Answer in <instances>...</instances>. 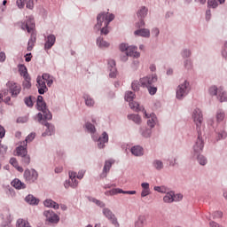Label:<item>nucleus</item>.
<instances>
[{
  "mask_svg": "<svg viewBox=\"0 0 227 227\" xmlns=\"http://www.w3.org/2000/svg\"><path fill=\"white\" fill-rule=\"evenodd\" d=\"M189 93H191V83L189 81L185 80L177 86L176 90V98L177 100H184Z\"/></svg>",
  "mask_w": 227,
  "mask_h": 227,
  "instance_id": "3",
  "label": "nucleus"
},
{
  "mask_svg": "<svg viewBox=\"0 0 227 227\" xmlns=\"http://www.w3.org/2000/svg\"><path fill=\"white\" fill-rule=\"evenodd\" d=\"M136 97V94L132 91H127L125 93V101L126 102H132Z\"/></svg>",
  "mask_w": 227,
  "mask_h": 227,
  "instance_id": "52",
  "label": "nucleus"
},
{
  "mask_svg": "<svg viewBox=\"0 0 227 227\" xmlns=\"http://www.w3.org/2000/svg\"><path fill=\"white\" fill-rule=\"evenodd\" d=\"M111 168H113V162L111 160H106L99 177L102 179L107 178V175L109 174V171H111Z\"/></svg>",
  "mask_w": 227,
  "mask_h": 227,
  "instance_id": "19",
  "label": "nucleus"
},
{
  "mask_svg": "<svg viewBox=\"0 0 227 227\" xmlns=\"http://www.w3.org/2000/svg\"><path fill=\"white\" fill-rule=\"evenodd\" d=\"M139 86H141V82L138 81H133L131 83V88L133 91H139Z\"/></svg>",
  "mask_w": 227,
  "mask_h": 227,
  "instance_id": "57",
  "label": "nucleus"
},
{
  "mask_svg": "<svg viewBox=\"0 0 227 227\" xmlns=\"http://www.w3.org/2000/svg\"><path fill=\"white\" fill-rule=\"evenodd\" d=\"M108 70H109V77L114 79L116 77V74H118V71L116 69V62L114 59L108 60Z\"/></svg>",
  "mask_w": 227,
  "mask_h": 227,
  "instance_id": "20",
  "label": "nucleus"
},
{
  "mask_svg": "<svg viewBox=\"0 0 227 227\" xmlns=\"http://www.w3.org/2000/svg\"><path fill=\"white\" fill-rule=\"evenodd\" d=\"M208 93L211 95V97H217L219 93V88H217L215 85H213L209 88Z\"/></svg>",
  "mask_w": 227,
  "mask_h": 227,
  "instance_id": "49",
  "label": "nucleus"
},
{
  "mask_svg": "<svg viewBox=\"0 0 227 227\" xmlns=\"http://www.w3.org/2000/svg\"><path fill=\"white\" fill-rule=\"evenodd\" d=\"M23 177L27 184H35L38 180V172L35 168H27L24 171Z\"/></svg>",
  "mask_w": 227,
  "mask_h": 227,
  "instance_id": "10",
  "label": "nucleus"
},
{
  "mask_svg": "<svg viewBox=\"0 0 227 227\" xmlns=\"http://www.w3.org/2000/svg\"><path fill=\"white\" fill-rule=\"evenodd\" d=\"M157 81H159L157 74H148L139 79L140 86L142 88H148L150 86H153V84H155Z\"/></svg>",
  "mask_w": 227,
  "mask_h": 227,
  "instance_id": "9",
  "label": "nucleus"
},
{
  "mask_svg": "<svg viewBox=\"0 0 227 227\" xmlns=\"http://www.w3.org/2000/svg\"><path fill=\"white\" fill-rule=\"evenodd\" d=\"M153 130L152 128H139V134L142 137H144V139H150V137H152V134H153Z\"/></svg>",
  "mask_w": 227,
  "mask_h": 227,
  "instance_id": "22",
  "label": "nucleus"
},
{
  "mask_svg": "<svg viewBox=\"0 0 227 227\" xmlns=\"http://www.w3.org/2000/svg\"><path fill=\"white\" fill-rule=\"evenodd\" d=\"M114 20V14L107 12H102L97 16V24L95 29L101 31V35H109V24Z\"/></svg>",
  "mask_w": 227,
  "mask_h": 227,
  "instance_id": "1",
  "label": "nucleus"
},
{
  "mask_svg": "<svg viewBox=\"0 0 227 227\" xmlns=\"http://www.w3.org/2000/svg\"><path fill=\"white\" fill-rule=\"evenodd\" d=\"M37 109L41 111L44 120L51 121L52 120V114L49 109H47V104L43 101V97L38 96L37 97V103H36Z\"/></svg>",
  "mask_w": 227,
  "mask_h": 227,
  "instance_id": "6",
  "label": "nucleus"
},
{
  "mask_svg": "<svg viewBox=\"0 0 227 227\" xmlns=\"http://www.w3.org/2000/svg\"><path fill=\"white\" fill-rule=\"evenodd\" d=\"M130 153L134 157H143L145 155V149L141 145H134L130 148Z\"/></svg>",
  "mask_w": 227,
  "mask_h": 227,
  "instance_id": "21",
  "label": "nucleus"
},
{
  "mask_svg": "<svg viewBox=\"0 0 227 227\" xmlns=\"http://www.w3.org/2000/svg\"><path fill=\"white\" fill-rule=\"evenodd\" d=\"M227 132L226 129H221L216 132V141H221L223 139H226Z\"/></svg>",
  "mask_w": 227,
  "mask_h": 227,
  "instance_id": "44",
  "label": "nucleus"
},
{
  "mask_svg": "<svg viewBox=\"0 0 227 227\" xmlns=\"http://www.w3.org/2000/svg\"><path fill=\"white\" fill-rule=\"evenodd\" d=\"M153 189L156 191V192H160V194H166L168 191H170L166 185L154 186Z\"/></svg>",
  "mask_w": 227,
  "mask_h": 227,
  "instance_id": "47",
  "label": "nucleus"
},
{
  "mask_svg": "<svg viewBox=\"0 0 227 227\" xmlns=\"http://www.w3.org/2000/svg\"><path fill=\"white\" fill-rule=\"evenodd\" d=\"M129 47L130 46H129L128 43H122L120 44L119 49H120L121 52H128Z\"/></svg>",
  "mask_w": 227,
  "mask_h": 227,
  "instance_id": "58",
  "label": "nucleus"
},
{
  "mask_svg": "<svg viewBox=\"0 0 227 227\" xmlns=\"http://www.w3.org/2000/svg\"><path fill=\"white\" fill-rule=\"evenodd\" d=\"M6 86L7 88H9V91L12 98H17L19 95H20V91H22V87L20 86V84L15 82H8L6 83Z\"/></svg>",
  "mask_w": 227,
  "mask_h": 227,
  "instance_id": "11",
  "label": "nucleus"
},
{
  "mask_svg": "<svg viewBox=\"0 0 227 227\" xmlns=\"http://www.w3.org/2000/svg\"><path fill=\"white\" fill-rule=\"evenodd\" d=\"M69 180L71 182L72 189H77V186L79 185V181H77V172L69 171Z\"/></svg>",
  "mask_w": 227,
  "mask_h": 227,
  "instance_id": "24",
  "label": "nucleus"
},
{
  "mask_svg": "<svg viewBox=\"0 0 227 227\" xmlns=\"http://www.w3.org/2000/svg\"><path fill=\"white\" fill-rule=\"evenodd\" d=\"M152 167L155 171H162V169H164V161L160 159H155L152 162Z\"/></svg>",
  "mask_w": 227,
  "mask_h": 227,
  "instance_id": "28",
  "label": "nucleus"
},
{
  "mask_svg": "<svg viewBox=\"0 0 227 227\" xmlns=\"http://www.w3.org/2000/svg\"><path fill=\"white\" fill-rule=\"evenodd\" d=\"M26 3H27V0H17L16 1V4H17L18 8H20V10H22V8H24V6H26Z\"/></svg>",
  "mask_w": 227,
  "mask_h": 227,
  "instance_id": "60",
  "label": "nucleus"
},
{
  "mask_svg": "<svg viewBox=\"0 0 227 227\" xmlns=\"http://www.w3.org/2000/svg\"><path fill=\"white\" fill-rule=\"evenodd\" d=\"M35 43H36V34L32 33L27 43V51H33V47H35Z\"/></svg>",
  "mask_w": 227,
  "mask_h": 227,
  "instance_id": "35",
  "label": "nucleus"
},
{
  "mask_svg": "<svg viewBox=\"0 0 227 227\" xmlns=\"http://www.w3.org/2000/svg\"><path fill=\"white\" fill-rule=\"evenodd\" d=\"M85 129L89 134L91 136V139L93 136H97L98 133L97 132V128L95 127V124H92L91 122L88 121L85 123Z\"/></svg>",
  "mask_w": 227,
  "mask_h": 227,
  "instance_id": "27",
  "label": "nucleus"
},
{
  "mask_svg": "<svg viewBox=\"0 0 227 227\" xmlns=\"http://www.w3.org/2000/svg\"><path fill=\"white\" fill-rule=\"evenodd\" d=\"M43 215L46 217V221L51 224H58L59 223V215L51 209L45 210Z\"/></svg>",
  "mask_w": 227,
  "mask_h": 227,
  "instance_id": "15",
  "label": "nucleus"
},
{
  "mask_svg": "<svg viewBox=\"0 0 227 227\" xmlns=\"http://www.w3.org/2000/svg\"><path fill=\"white\" fill-rule=\"evenodd\" d=\"M24 103L26 104L27 107H33V97L29 96L24 98Z\"/></svg>",
  "mask_w": 227,
  "mask_h": 227,
  "instance_id": "56",
  "label": "nucleus"
},
{
  "mask_svg": "<svg viewBox=\"0 0 227 227\" xmlns=\"http://www.w3.org/2000/svg\"><path fill=\"white\" fill-rule=\"evenodd\" d=\"M35 118L37 119V121L41 123V125H45L46 127L45 131L42 134L43 137H46V136H52L54 132H56L54 125L52 123L45 121V117H43V114H42V113H38L35 115Z\"/></svg>",
  "mask_w": 227,
  "mask_h": 227,
  "instance_id": "4",
  "label": "nucleus"
},
{
  "mask_svg": "<svg viewBox=\"0 0 227 227\" xmlns=\"http://www.w3.org/2000/svg\"><path fill=\"white\" fill-rule=\"evenodd\" d=\"M184 67L186 70H192V60H191V59H184Z\"/></svg>",
  "mask_w": 227,
  "mask_h": 227,
  "instance_id": "54",
  "label": "nucleus"
},
{
  "mask_svg": "<svg viewBox=\"0 0 227 227\" xmlns=\"http://www.w3.org/2000/svg\"><path fill=\"white\" fill-rule=\"evenodd\" d=\"M197 155V162L200 166H207L208 160H207V157H205L203 154L199 153V154H194Z\"/></svg>",
  "mask_w": 227,
  "mask_h": 227,
  "instance_id": "45",
  "label": "nucleus"
},
{
  "mask_svg": "<svg viewBox=\"0 0 227 227\" xmlns=\"http://www.w3.org/2000/svg\"><path fill=\"white\" fill-rule=\"evenodd\" d=\"M197 137H195L192 150L194 155L203 153V148H205V131L204 129H196Z\"/></svg>",
  "mask_w": 227,
  "mask_h": 227,
  "instance_id": "2",
  "label": "nucleus"
},
{
  "mask_svg": "<svg viewBox=\"0 0 227 227\" xmlns=\"http://www.w3.org/2000/svg\"><path fill=\"white\" fill-rule=\"evenodd\" d=\"M128 120H130L137 125H141V123L143 121V120L141 119V116L139 114H128Z\"/></svg>",
  "mask_w": 227,
  "mask_h": 227,
  "instance_id": "34",
  "label": "nucleus"
},
{
  "mask_svg": "<svg viewBox=\"0 0 227 227\" xmlns=\"http://www.w3.org/2000/svg\"><path fill=\"white\" fill-rule=\"evenodd\" d=\"M112 196H116V194H122L123 190L121 188H114L110 190Z\"/></svg>",
  "mask_w": 227,
  "mask_h": 227,
  "instance_id": "59",
  "label": "nucleus"
},
{
  "mask_svg": "<svg viewBox=\"0 0 227 227\" xmlns=\"http://www.w3.org/2000/svg\"><path fill=\"white\" fill-rule=\"evenodd\" d=\"M184 200V195L182 193L175 194V192L168 190L165 196H163V202L167 204H171Z\"/></svg>",
  "mask_w": 227,
  "mask_h": 227,
  "instance_id": "8",
  "label": "nucleus"
},
{
  "mask_svg": "<svg viewBox=\"0 0 227 227\" xmlns=\"http://www.w3.org/2000/svg\"><path fill=\"white\" fill-rule=\"evenodd\" d=\"M192 118L196 127V130H205L203 126V112L201 109L196 107L192 111Z\"/></svg>",
  "mask_w": 227,
  "mask_h": 227,
  "instance_id": "5",
  "label": "nucleus"
},
{
  "mask_svg": "<svg viewBox=\"0 0 227 227\" xmlns=\"http://www.w3.org/2000/svg\"><path fill=\"white\" fill-rule=\"evenodd\" d=\"M129 107L130 109L134 110L136 113H139V111H142L143 113V109H145V107L139 106V103L134 100L129 102Z\"/></svg>",
  "mask_w": 227,
  "mask_h": 227,
  "instance_id": "42",
  "label": "nucleus"
},
{
  "mask_svg": "<svg viewBox=\"0 0 227 227\" xmlns=\"http://www.w3.org/2000/svg\"><path fill=\"white\" fill-rule=\"evenodd\" d=\"M103 215L114 224L115 227H120V223H118V218H116V215L113 213V211L108 207H104L102 209Z\"/></svg>",
  "mask_w": 227,
  "mask_h": 227,
  "instance_id": "12",
  "label": "nucleus"
},
{
  "mask_svg": "<svg viewBox=\"0 0 227 227\" xmlns=\"http://www.w3.org/2000/svg\"><path fill=\"white\" fill-rule=\"evenodd\" d=\"M11 184L14 189H17L18 191H20L22 189H26V184L22 183L20 179L15 178L14 180L12 181Z\"/></svg>",
  "mask_w": 227,
  "mask_h": 227,
  "instance_id": "29",
  "label": "nucleus"
},
{
  "mask_svg": "<svg viewBox=\"0 0 227 227\" xmlns=\"http://www.w3.org/2000/svg\"><path fill=\"white\" fill-rule=\"evenodd\" d=\"M226 114L223 110H217L216 112V121L221 122L224 120Z\"/></svg>",
  "mask_w": 227,
  "mask_h": 227,
  "instance_id": "53",
  "label": "nucleus"
},
{
  "mask_svg": "<svg viewBox=\"0 0 227 227\" xmlns=\"http://www.w3.org/2000/svg\"><path fill=\"white\" fill-rule=\"evenodd\" d=\"M226 0H208L207 1V8L215 9L219 4H224Z\"/></svg>",
  "mask_w": 227,
  "mask_h": 227,
  "instance_id": "36",
  "label": "nucleus"
},
{
  "mask_svg": "<svg viewBox=\"0 0 227 227\" xmlns=\"http://www.w3.org/2000/svg\"><path fill=\"white\" fill-rule=\"evenodd\" d=\"M146 226V215H140L135 223V227H145Z\"/></svg>",
  "mask_w": 227,
  "mask_h": 227,
  "instance_id": "33",
  "label": "nucleus"
},
{
  "mask_svg": "<svg viewBox=\"0 0 227 227\" xmlns=\"http://www.w3.org/2000/svg\"><path fill=\"white\" fill-rule=\"evenodd\" d=\"M18 68H19L20 75H21V77L23 78L29 77V74L27 73V67H26L24 64H20L18 66Z\"/></svg>",
  "mask_w": 227,
  "mask_h": 227,
  "instance_id": "43",
  "label": "nucleus"
},
{
  "mask_svg": "<svg viewBox=\"0 0 227 227\" xmlns=\"http://www.w3.org/2000/svg\"><path fill=\"white\" fill-rule=\"evenodd\" d=\"M90 201H91L92 203H95V205H97L100 208H106V203H104V201L102 200H98L95 198H90Z\"/></svg>",
  "mask_w": 227,
  "mask_h": 227,
  "instance_id": "50",
  "label": "nucleus"
},
{
  "mask_svg": "<svg viewBox=\"0 0 227 227\" xmlns=\"http://www.w3.org/2000/svg\"><path fill=\"white\" fill-rule=\"evenodd\" d=\"M126 53H128V56H129L130 58H135L136 59L141 57V53L137 51V46H134V45L129 46Z\"/></svg>",
  "mask_w": 227,
  "mask_h": 227,
  "instance_id": "23",
  "label": "nucleus"
},
{
  "mask_svg": "<svg viewBox=\"0 0 227 227\" xmlns=\"http://www.w3.org/2000/svg\"><path fill=\"white\" fill-rule=\"evenodd\" d=\"M144 118L147 120V125L150 129H155L159 120L154 113H147L146 110L143 109Z\"/></svg>",
  "mask_w": 227,
  "mask_h": 227,
  "instance_id": "13",
  "label": "nucleus"
},
{
  "mask_svg": "<svg viewBox=\"0 0 227 227\" xmlns=\"http://www.w3.org/2000/svg\"><path fill=\"white\" fill-rule=\"evenodd\" d=\"M132 70H137L139 68V60H133L131 63Z\"/></svg>",
  "mask_w": 227,
  "mask_h": 227,
  "instance_id": "64",
  "label": "nucleus"
},
{
  "mask_svg": "<svg viewBox=\"0 0 227 227\" xmlns=\"http://www.w3.org/2000/svg\"><path fill=\"white\" fill-rule=\"evenodd\" d=\"M41 78L43 79L44 82H46V84L49 88H51V86H52V84H54V76H52L47 73L43 74Z\"/></svg>",
  "mask_w": 227,
  "mask_h": 227,
  "instance_id": "31",
  "label": "nucleus"
},
{
  "mask_svg": "<svg viewBox=\"0 0 227 227\" xmlns=\"http://www.w3.org/2000/svg\"><path fill=\"white\" fill-rule=\"evenodd\" d=\"M35 137H36V134L35 133H30L25 139V141H23V145L24 146H27V143H31Z\"/></svg>",
  "mask_w": 227,
  "mask_h": 227,
  "instance_id": "51",
  "label": "nucleus"
},
{
  "mask_svg": "<svg viewBox=\"0 0 227 227\" xmlns=\"http://www.w3.org/2000/svg\"><path fill=\"white\" fill-rule=\"evenodd\" d=\"M22 86L24 90H29L31 88V77L30 76H26L24 78Z\"/></svg>",
  "mask_w": 227,
  "mask_h": 227,
  "instance_id": "48",
  "label": "nucleus"
},
{
  "mask_svg": "<svg viewBox=\"0 0 227 227\" xmlns=\"http://www.w3.org/2000/svg\"><path fill=\"white\" fill-rule=\"evenodd\" d=\"M36 82L39 95H43L44 93H47V91H49L47 84L45 83V81L42 78V76L37 77Z\"/></svg>",
  "mask_w": 227,
  "mask_h": 227,
  "instance_id": "16",
  "label": "nucleus"
},
{
  "mask_svg": "<svg viewBox=\"0 0 227 227\" xmlns=\"http://www.w3.org/2000/svg\"><path fill=\"white\" fill-rule=\"evenodd\" d=\"M16 153L19 157H24L27 154V146L26 145H20L16 148Z\"/></svg>",
  "mask_w": 227,
  "mask_h": 227,
  "instance_id": "41",
  "label": "nucleus"
},
{
  "mask_svg": "<svg viewBox=\"0 0 227 227\" xmlns=\"http://www.w3.org/2000/svg\"><path fill=\"white\" fill-rule=\"evenodd\" d=\"M27 221V220H25V219H22V218L18 219L17 222H16V227H24Z\"/></svg>",
  "mask_w": 227,
  "mask_h": 227,
  "instance_id": "62",
  "label": "nucleus"
},
{
  "mask_svg": "<svg viewBox=\"0 0 227 227\" xmlns=\"http://www.w3.org/2000/svg\"><path fill=\"white\" fill-rule=\"evenodd\" d=\"M148 91L149 94L151 95H155V93H157V87L153 86V85H150L149 87H145Z\"/></svg>",
  "mask_w": 227,
  "mask_h": 227,
  "instance_id": "61",
  "label": "nucleus"
},
{
  "mask_svg": "<svg viewBox=\"0 0 227 227\" xmlns=\"http://www.w3.org/2000/svg\"><path fill=\"white\" fill-rule=\"evenodd\" d=\"M148 15V7L140 6L137 12V19H145Z\"/></svg>",
  "mask_w": 227,
  "mask_h": 227,
  "instance_id": "30",
  "label": "nucleus"
},
{
  "mask_svg": "<svg viewBox=\"0 0 227 227\" xmlns=\"http://www.w3.org/2000/svg\"><path fill=\"white\" fill-rule=\"evenodd\" d=\"M83 99L87 107H93L95 106V99L90 94H83Z\"/></svg>",
  "mask_w": 227,
  "mask_h": 227,
  "instance_id": "39",
  "label": "nucleus"
},
{
  "mask_svg": "<svg viewBox=\"0 0 227 227\" xmlns=\"http://www.w3.org/2000/svg\"><path fill=\"white\" fill-rule=\"evenodd\" d=\"M92 141L97 143L98 150H104V148H106V145L109 143V134L104 131L100 136H98V133L96 136L93 135Z\"/></svg>",
  "mask_w": 227,
  "mask_h": 227,
  "instance_id": "7",
  "label": "nucleus"
},
{
  "mask_svg": "<svg viewBox=\"0 0 227 227\" xmlns=\"http://www.w3.org/2000/svg\"><path fill=\"white\" fill-rule=\"evenodd\" d=\"M216 98L218 102H227V92L223 90V88H219L218 94L216 95Z\"/></svg>",
  "mask_w": 227,
  "mask_h": 227,
  "instance_id": "32",
  "label": "nucleus"
},
{
  "mask_svg": "<svg viewBox=\"0 0 227 227\" xmlns=\"http://www.w3.org/2000/svg\"><path fill=\"white\" fill-rule=\"evenodd\" d=\"M21 29L23 31H27V33H35V20L33 18H28L26 21V23L21 24Z\"/></svg>",
  "mask_w": 227,
  "mask_h": 227,
  "instance_id": "17",
  "label": "nucleus"
},
{
  "mask_svg": "<svg viewBox=\"0 0 227 227\" xmlns=\"http://www.w3.org/2000/svg\"><path fill=\"white\" fill-rule=\"evenodd\" d=\"M25 201L28 205H38L40 203V200L36 199L35 196H33V194H28L25 198Z\"/></svg>",
  "mask_w": 227,
  "mask_h": 227,
  "instance_id": "38",
  "label": "nucleus"
},
{
  "mask_svg": "<svg viewBox=\"0 0 227 227\" xmlns=\"http://www.w3.org/2000/svg\"><path fill=\"white\" fill-rule=\"evenodd\" d=\"M180 54L183 59H189V58L192 56V51H191V49L184 48L181 51Z\"/></svg>",
  "mask_w": 227,
  "mask_h": 227,
  "instance_id": "46",
  "label": "nucleus"
},
{
  "mask_svg": "<svg viewBox=\"0 0 227 227\" xmlns=\"http://www.w3.org/2000/svg\"><path fill=\"white\" fill-rule=\"evenodd\" d=\"M0 217L2 219L0 227H13V225H12V214H10V209L4 211L0 215Z\"/></svg>",
  "mask_w": 227,
  "mask_h": 227,
  "instance_id": "14",
  "label": "nucleus"
},
{
  "mask_svg": "<svg viewBox=\"0 0 227 227\" xmlns=\"http://www.w3.org/2000/svg\"><path fill=\"white\" fill-rule=\"evenodd\" d=\"M152 35L154 36V38H158L159 35H160V30H159L157 27H154L152 29Z\"/></svg>",
  "mask_w": 227,
  "mask_h": 227,
  "instance_id": "63",
  "label": "nucleus"
},
{
  "mask_svg": "<svg viewBox=\"0 0 227 227\" xmlns=\"http://www.w3.org/2000/svg\"><path fill=\"white\" fill-rule=\"evenodd\" d=\"M43 205L47 208H53L54 210H59V204H58L56 201L52 200L51 199H46L43 201Z\"/></svg>",
  "mask_w": 227,
  "mask_h": 227,
  "instance_id": "25",
  "label": "nucleus"
},
{
  "mask_svg": "<svg viewBox=\"0 0 227 227\" xmlns=\"http://www.w3.org/2000/svg\"><path fill=\"white\" fill-rule=\"evenodd\" d=\"M221 217H223V212L221 211H215L212 215L210 213L206 215V219H207V221H212V219H221Z\"/></svg>",
  "mask_w": 227,
  "mask_h": 227,
  "instance_id": "37",
  "label": "nucleus"
},
{
  "mask_svg": "<svg viewBox=\"0 0 227 227\" xmlns=\"http://www.w3.org/2000/svg\"><path fill=\"white\" fill-rule=\"evenodd\" d=\"M54 43H56V35L52 34L47 35L44 43V51H50V49H52V47H54Z\"/></svg>",
  "mask_w": 227,
  "mask_h": 227,
  "instance_id": "18",
  "label": "nucleus"
},
{
  "mask_svg": "<svg viewBox=\"0 0 227 227\" xmlns=\"http://www.w3.org/2000/svg\"><path fill=\"white\" fill-rule=\"evenodd\" d=\"M135 36H142V38H150V29L139 28L134 32Z\"/></svg>",
  "mask_w": 227,
  "mask_h": 227,
  "instance_id": "26",
  "label": "nucleus"
},
{
  "mask_svg": "<svg viewBox=\"0 0 227 227\" xmlns=\"http://www.w3.org/2000/svg\"><path fill=\"white\" fill-rule=\"evenodd\" d=\"M21 162L23 166H29L31 162V157L27 154H25V156H21Z\"/></svg>",
  "mask_w": 227,
  "mask_h": 227,
  "instance_id": "55",
  "label": "nucleus"
},
{
  "mask_svg": "<svg viewBox=\"0 0 227 227\" xmlns=\"http://www.w3.org/2000/svg\"><path fill=\"white\" fill-rule=\"evenodd\" d=\"M97 45L99 49H107L110 44L107 41L104 40L102 36H99L97 38Z\"/></svg>",
  "mask_w": 227,
  "mask_h": 227,
  "instance_id": "40",
  "label": "nucleus"
}]
</instances>
